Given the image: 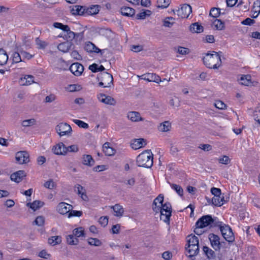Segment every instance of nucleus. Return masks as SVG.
I'll list each match as a JSON object with an SVG mask.
<instances>
[{
    "instance_id": "nucleus-1",
    "label": "nucleus",
    "mask_w": 260,
    "mask_h": 260,
    "mask_svg": "<svg viewBox=\"0 0 260 260\" xmlns=\"http://www.w3.org/2000/svg\"><path fill=\"white\" fill-rule=\"evenodd\" d=\"M164 197L162 194H159L153 201V210L155 213H160V218L168 224L170 223V218L172 215V207L170 203L163 204Z\"/></svg>"
},
{
    "instance_id": "nucleus-2",
    "label": "nucleus",
    "mask_w": 260,
    "mask_h": 260,
    "mask_svg": "<svg viewBox=\"0 0 260 260\" xmlns=\"http://www.w3.org/2000/svg\"><path fill=\"white\" fill-rule=\"evenodd\" d=\"M204 64L210 69H217L221 64V60L219 53L213 51L212 53H207L203 57Z\"/></svg>"
},
{
    "instance_id": "nucleus-3",
    "label": "nucleus",
    "mask_w": 260,
    "mask_h": 260,
    "mask_svg": "<svg viewBox=\"0 0 260 260\" xmlns=\"http://www.w3.org/2000/svg\"><path fill=\"white\" fill-rule=\"evenodd\" d=\"M187 246L186 250L189 257L197 255L199 251V240L195 235L191 234L186 238Z\"/></svg>"
},
{
    "instance_id": "nucleus-4",
    "label": "nucleus",
    "mask_w": 260,
    "mask_h": 260,
    "mask_svg": "<svg viewBox=\"0 0 260 260\" xmlns=\"http://www.w3.org/2000/svg\"><path fill=\"white\" fill-rule=\"evenodd\" d=\"M153 154L150 150H147L140 154L137 158L138 166L150 168L153 165Z\"/></svg>"
},
{
    "instance_id": "nucleus-5",
    "label": "nucleus",
    "mask_w": 260,
    "mask_h": 260,
    "mask_svg": "<svg viewBox=\"0 0 260 260\" xmlns=\"http://www.w3.org/2000/svg\"><path fill=\"white\" fill-rule=\"evenodd\" d=\"M216 224L217 226L219 228L222 235L226 241L229 242H232L234 241V233L232 229L228 225L225 224L220 221H218Z\"/></svg>"
},
{
    "instance_id": "nucleus-6",
    "label": "nucleus",
    "mask_w": 260,
    "mask_h": 260,
    "mask_svg": "<svg viewBox=\"0 0 260 260\" xmlns=\"http://www.w3.org/2000/svg\"><path fill=\"white\" fill-rule=\"evenodd\" d=\"M53 26L56 28L60 29L66 32L63 36V38L64 40H66L67 41L71 42L76 35L75 32L70 30L69 26L67 25H64L59 22H54Z\"/></svg>"
},
{
    "instance_id": "nucleus-7",
    "label": "nucleus",
    "mask_w": 260,
    "mask_h": 260,
    "mask_svg": "<svg viewBox=\"0 0 260 260\" xmlns=\"http://www.w3.org/2000/svg\"><path fill=\"white\" fill-rule=\"evenodd\" d=\"M99 85L104 88L110 87L113 83V78L111 74L107 72H103L101 73L98 77Z\"/></svg>"
},
{
    "instance_id": "nucleus-8",
    "label": "nucleus",
    "mask_w": 260,
    "mask_h": 260,
    "mask_svg": "<svg viewBox=\"0 0 260 260\" xmlns=\"http://www.w3.org/2000/svg\"><path fill=\"white\" fill-rule=\"evenodd\" d=\"M218 221H216V219L213 218L211 215H205L200 218L196 222V225L200 226V227L205 228L209 225L217 226L216 223Z\"/></svg>"
},
{
    "instance_id": "nucleus-9",
    "label": "nucleus",
    "mask_w": 260,
    "mask_h": 260,
    "mask_svg": "<svg viewBox=\"0 0 260 260\" xmlns=\"http://www.w3.org/2000/svg\"><path fill=\"white\" fill-rule=\"evenodd\" d=\"M96 97L100 102L105 105L115 106L116 104V101L111 96L100 93L97 94Z\"/></svg>"
},
{
    "instance_id": "nucleus-10",
    "label": "nucleus",
    "mask_w": 260,
    "mask_h": 260,
    "mask_svg": "<svg viewBox=\"0 0 260 260\" xmlns=\"http://www.w3.org/2000/svg\"><path fill=\"white\" fill-rule=\"evenodd\" d=\"M191 12L192 9L191 6L187 4H184L180 9L176 10L175 14L181 18H186L189 16Z\"/></svg>"
},
{
    "instance_id": "nucleus-11",
    "label": "nucleus",
    "mask_w": 260,
    "mask_h": 260,
    "mask_svg": "<svg viewBox=\"0 0 260 260\" xmlns=\"http://www.w3.org/2000/svg\"><path fill=\"white\" fill-rule=\"evenodd\" d=\"M56 131L60 136L70 134L72 132V127L67 123H60L56 126Z\"/></svg>"
},
{
    "instance_id": "nucleus-12",
    "label": "nucleus",
    "mask_w": 260,
    "mask_h": 260,
    "mask_svg": "<svg viewBox=\"0 0 260 260\" xmlns=\"http://www.w3.org/2000/svg\"><path fill=\"white\" fill-rule=\"evenodd\" d=\"M15 159L20 165L26 164L29 162V155L25 151H19L15 154Z\"/></svg>"
},
{
    "instance_id": "nucleus-13",
    "label": "nucleus",
    "mask_w": 260,
    "mask_h": 260,
    "mask_svg": "<svg viewBox=\"0 0 260 260\" xmlns=\"http://www.w3.org/2000/svg\"><path fill=\"white\" fill-rule=\"evenodd\" d=\"M238 82L240 84L247 86H253L256 83V82L252 80L251 76L249 74L240 75Z\"/></svg>"
},
{
    "instance_id": "nucleus-14",
    "label": "nucleus",
    "mask_w": 260,
    "mask_h": 260,
    "mask_svg": "<svg viewBox=\"0 0 260 260\" xmlns=\"http://www.w3.org/2000/svg\"><path fill=\"white\" fill-rule=\"evenodd\" d=\"M139 77L148 82H154L157 83L162 82L160 77L154 73L144 74Z\"/></svg>"
},
{
    "instance_id": "nucleus-15",
    "label": "nucleus",
    "mask_w": 260,
    "mask_h": 260,
    "mask_svg": "<svg viewBox=\"0 0 260 260\" xmlns=\"http://www.w3.org/2000/svg\"><path fill=\"white\" fill-rule=\"evenodd\" d=\"M53 152L56 155H64L67 153V149L64 144L62 143H59L54 146L52 149Z\"/></svg>"
},
{
    "instance_id": "nucleus-16",
    "label": "nucleus",
    "mask_w": 260,
    "mask_h": 260,
    "mask_svg": "<svg viewBox=\"0 0 260 260\" xmlns=\"http://www.w3.org/2000/svg\"><path fill=\"white\" fill-rule=\"evenodd\" d=\"M72 208V205L65 202H61L57 206V211L59 213L64 215L69 213Z\"/></svg>"
},
{
    "instance_id": "nucleus-17",
    "label": "nucleus",
    "mask_w": 260,
    "mask_h": 260,
    "mask_svg": "<svg viewBox=\"0 0 260 260\" xmlns=\"http://www.w3.org/2000/svg\"><path fill=\"white\" fill-rule=\"evenodd\" d=\"M209 239L210 241L212 247L215 250H219L220 249V238L214 234H210L209 235Z\"/></svg>"
},
{
    "instance_id": "nucleus-18",
    "label": "nucleus",
    "mask_w": 260,
    "mask_h": 260,
    "mask_svg": "<svg viewBox=\"0 0 260 260\" xmlns=\"http://www.w3.org/2000/svg\"><path fill=\"white\" fill-rule=\"evenodd\" d=\"M70 70L74 75L79 76L83 73L84 68L81 64L76 62L72 64L70 67Z\"/></svg>"
},
{
    "instance_id": "nucleus-19",
    "label": "nucleus",
    "mask_w": 260,
    "mask_h": 260,
    "mask_svg": "<svg viewBox=\"0 0 260 260\" xmlns=\"http://www.w3.org/2000/svg\"><path fill=\"white\" fill-rule=\"evenodd\" d=\"M103 151L107 156H113L116 152V149L112 147L111 144L109 142H106L103 146Z\"/></svg>"
},
{
    "instance_id": "nucleus-20",
    "label": "nucleus",
    "mask_w": 260,
    "mask_h": 260,
    "mask_svg": "<svg viewBox=\"0 0 260 260\" xmlns=\"http://www.w3.org/2000/svg\"><path fill=\"white\" fill-rule=\"evenodd\" d=\"M35 83L34 77L30 75L23 76L20 79V84L22 86H28Z\"/></svg>"
},
{
    "instance_id": "nucleus-21",
    "label": "nucleus",
    "mask_w": 260,
    "mask_h": 260,
    "mask_svg": "<svg viewBox=\"0 0 260 260\" xmlns=\"http://www.w3.org/2000/svg\"><path fill=\"white\" fill-rule=\"evenodd\" d=\"M26 176V173L23 170H19L11 175V179L12 181L19 183L21 181L23 178Z\"/></svg>"
},
{
    "instance_id": "nucleus-22",
    "label": "nucleus",
    "mask_w": 260,
    "mask_h": 260,
    "mask_svg": "<svg viewBox=\"0 0 260 260\" xmlns=\"http://www.w3.org/2000/svg\"><path fill=\"white\" fill-rule=\"evenodd\" d=\"M73 45L71 41H66L59 44L57 46V49L63 53H67L69 51Z\"/></svg>"
},
{
    "instance_id": "nucleus-23",
    "label": "nucleus",
    "mask_w": 260,
    "mask_h": 260,
    "mask_svg": "<svg viewBox=\"0 0 260 260\" xmlns=\"http://www.w3.org/2000/svg\"><path fill=\"white\" fill-rule=\"evenodd\" d=\"M127 118L133 122L143 121L144 119L141 116L140 114L136 111L129 112L127 115Z\"/></svg>"
},
{
    "instance_id": "nucleus-24",
    "label": "nucleus",
    "mask_w": 260,
    "mask_h": 260,
    "mask_svg": "<svg viewBox=\"0 0 260 260\" xmlns=\"http://www.w3.org/2000/svg\"><path fill=\"white\" fill-rule=\"evenodd\" d=\"M146 144L145 140L140 138L134 140L131 143V146L133 149L137 150L143 147Z\"/></svg>"
},
{
    "instance_id": "nucleus-25",
    "label": "nucleus",
    "mask_w": 260,
    "mask_h": 260,
    "mask_svg": "<svg viewBox=\"0 0 260 260\" xmlns=\"http://www.w3.org/2000/svg\"><path fill=\"white\" fill-rule=\"evenodd\" d=\"M113 210L114 216L120 217L122 216L124 213V209L122 206L119 204H116L111 207Z\"/></svg>"
},
{
    "instance_id": "nucleus-26",
    "label": "nucleus",
    "mask_w": 260,
    "mask_h": 260,
    "mask_svg": "<svg viewBox=\"0 0 260 260\" xmlns=\"http://www.w3.org/2000/svg\"><path fill=\"white\" fill-rule=\"evenodd\" d=\"M44 205V203L39 200H36L32 203H28L26 204L27 207L31 208L34 211L43 207Z\"/></svg>"
},
{
    "instance_id": "nucleus-27",
    "label": "nucleus",
    "mask_w": 260,
    "mask_h": 260,
    "mask_svg": "<svg viewBox=\"0 0 260 260\" xmlns=\"http://www.w3.org/2000/svg\"><path fill=\"white\" fill-rule=\"evenodd\" d=\"M171 123L169 121H166L159 124L158 130L161 132H168L171 130Z\"/></svg>"
},
{
    "instance_id": "nucleus-28",
    "label": "nucleus",
    "mask_w": 260,
    "mask_h": 260,
    "mask_svg": "<svg viewBox=\"0 0 260 260\" xmlns=\"http://www.w3.org/2000/svg\"><path fill=\"white\" fill-rule=\"evenodd\" d=\"M252 13V17L256 18L260 13V1L257 0L254 2L253 7L251 10Z\"/></svg>"
},
{
    "instance_id": "nucleus-29",
    "label": "nucleus",
    "mask_w": 260,
    "mask_h": 260,
    "mask_svg": "<svg viewBox=\"0 0 260 260\" xmlns=\"http://www.w3.org/2000/svg\"><path fill=\"white\" fill-rule=\"evenodd\" d=\"M85 10V9L82 6H79V5H75V6H73L71 8L70 11H71V13L73 15H81L84 14Z\"/></svg>"
},
{
    "instance_id": "nucleus-30",
    "label": "nucleus",
    "mask_w": 260,
    "mask_h": 260,
    "mask_svg": "<svg viewBox=\"0 0 260 260\" xmlns=\"http://www.w3.org/2000/svg\"><path fill=\"white\" fill-rule=\"evenodd\" d=\"M82 163L83 165L91 166L93 165L94 161L90 155H84L82 156Z\"/></svg>"
},
{
    "instance_id": "nucleus-31",
    "label": "nucleus",
    "mask_w": 260,
    "mask_h": 260,
    "mask_svg": "<svg viewBox=\"0 0 260 260\" xmlns=\"http://www.w3.org/2000/svg\"><path fill=\"white\" fill-rule=\"evenodd\" d=\"M224 202V198L223 196H221V195L214 196L212 199V204L216 206H222Z\"/></svg>"
},
{
    "instance_id": "nucleus-32",
    "label": "nucleus",
    "mask_w": 260,
    "mask_h": 260,
    "mask_svg": "<svg viewBox=\"0 0 260 260\" xmlns=\"http://www.w3.org/2000/svg\"><path fill=\"white\" fill-rule=\"evenodd\" d=\"M135 11L130 7H123L121 9L122 15L126 16H132L135 14Z\"/></svg>"
},
{
    "instance_id": "nucleus-33",
    "label": "nucleus",
    "mask_w": 260,
    "mask_h": 260,
    "mask_svg": "<svg viewBox=\"0 0 260 260\" xmlns=\"http://www.w3.org/2000/svg\"><path fill=\"white\" fill-rule=\"evenodd\" d=\"M48 241L49 244L54 246L61 242V237L59 236H52L48 239Z\"/></svg>"
},
{
    "instance_id": "nucleus-34",
    "label": "nucleus",
    "mask_w": 260,
    "mask_h": 260,
    "mask_svg": "<svg viewBox=\"0 0 260 260\" xmlns=\"http://www.w3.org/2000/svg\"><path fill=\"white\" fill-rule=\"evenodd\" d=\"M190 30L193 33H200L203 31V27L198 23H194L190 25Z\"/></svg>"
},
{
    "instance_id": "nucleus-35",
    "label": "nucleus",
    "mask_w": 260,
    "mask_h": 260,
    "mask_svg": "<svg viewBox=\"0 0 260 260\" xmlns=\"http://www.w3.org/2000/svg\"><path fill=\"white\" fill-rule=\"evenodd\" d=\"M8 59V56L6 52L3 49H0V65L5 64Z\"/></svg>"
},
{
    "instance_id": "nucleus-36",
    "label": "nucleus",
    "mask_w": 260,
    "mask_h": 260,
    "mask_svg": "<svg viewBox=\"0 0 260 260\" xmlns=\"http://www.w3.org/2000/svg\"><path fill=\"white\" fill-rule=\"evenodd\" d=\"M66 89L69 92L78 91L82 89V87L79 84H70L66 87Z\"/></svg>"
},
{
    "instance_id": "nucleus-37",
    "label": "nucleus",
    "mask_w": 260,
    "mask_h": 260,
    "mask_svg": "<svg viewBox=\"0 0 260 260\" xmlns=\"http://www.w3.org/2000/svg\"><path fill=\"white\" fill-rule=\"evenodd\" d=\"M74 235H69L67 236V242L68 244L71 245H77L79 243L78 239L75 237H74Z\"/></svg>"
},
{
    "instance_id": "nucleus-38",
    "label": "nucleus",
    "mask_w": 260,
    "mask_h": 260,
    "mask_svg": "<svg viewBox=\"0 0 260 260\" xmlns=\"http://www.w3.org/2000/svg\"><path fill=\"white\" fill-rule=\"evenodd\" d=\"M99 12V6L98 5L92 6L88 8L86 10V13L88 15H93L98 14Z\"/></svg>"
},
{
    "instance_id": "nucleus-39",
    "label": "nucleus",
    "mask_w": 260,
    "mask_h": 260,
    "mask_svg": "<svg viewBox=\"0 0 260 260\" xmlns=\"http://www.w3.org/2000/svg\"><path fill=\"white\" fill-rule=\"evenodd\" d=\"M36 124V120L34 118L22 120L21 124L23 127H29Z\"/></svg>"
},
{
    "instance_id": "nucleus-40",
    "label": "nucleus",
    "mask_w": 260,
    "mask_h": 260,
    "mask_svg": "<svg viewBox=\"0 0 260 260\" xmlns=\"http://www.w3.org/2000/svg\"><path fill=\"white\" fill-rule=\"evenodd\" d=\"M73 234L77 238L84 236V230L82 227H79L73 231Z\"/></svg>"
},
{
    "instance_id": "nucleus-41",
    "label": "nucleus",
    "mask_w": 260,
    "mask_h": 260,
    "mask_svg": "<svg viewBox=\"0 0 260 260\" xmlns=\"http://www.w3.org/2000/svg\"><path fill=\"white\" fill-rule=\"evenodd\" d=\"M203 251L209 258H213L215 257V252L207 246L203 247Z\"/></svg>"
},
{
    "instance_id": "nucleus-42",
    "label": "nucleus",
    "mask_w": 260,
    "mask_h": 260,
    "mask_svg": "<svg viewBox=\"0 0 260 260\" xmlns=\"http://www.w3.org/2000/svg\"><path fill=\"white\" fill-rule=\"evenodd\" d=\"M36 43L38 46V48L40 49H45L48 45L47 42L40 40L39 38H36Z\"/></svg>"
},
{
    "instance_id": "nucleus-43",
    "label": "nucleus",
    "mask_w": 260,
    "mask_h": 260,
    "mask_svg": "<svg viewBox=\"0 0 260 260\" xmlns=\"http://www.w3.org/2000/svg\"><path fill=\"white\" fill-rule=\"evenodd\" d=\"M45 223V218L43 216H38L36 217L35 221L33 222V224L42 226H43Z\"/></svg>"
},
{
    "instance_id": "nucleus-44",
    "label": "nucleus",
    "mask_w": 260,
    "mask_h": 260,
    "mask_svg": "<svg viewBox=\"0 0 260 260\" xmlns=\"http://www.w3.org/2000/svg\"><path fill=\"white\" fill-rule=\"evenodd\" d=\"M213 26L216 29L221 30L224 28V23L220 20L216 19L213 22Z\"/></svg>"
},
{
    "instance_id": "nucleus-45",
    "label": "nucleus",
    "mask_w": 260,
    "mask_h": 260,
    "mask_svg": "<svg viewBox=\"0 0 260 260\" xmlns=\"http://www.w3.org/2000/svg\"><path fill=\"white\" fill-rule=\"evenodd\" d=\"M124 184L126 185L128 188H132L136 183V179L134 177H131L126 179L124 182Z\"/></svg>"
},
{
    "instance_id": "nucleus-46",
    "label": "nucleus",
    "mask_w": 260,
    "mask_h": 260,
    "mask_svg": "<svg viewBox=\"0 0 260 260\" xmlns=\"http://www.w3.org/2000/svg\"><path fill=\"white\" fill-rule=\"evenodd\" d=\"M88 243L89 245L95 246H100L102 245V242L96 238H89L88 240Z\"/></svg>"
},
{
    "instance_id": "nucleus-47",
    "label": "nucleus",
    "mask_w": 260,
    "mask_h": 260,
    "mask_svg": "<svg viewBox=\"0 0 260 260\" xmlns=\"http://www.w3.org/2000/svg\"><path fill=\"white\" fill-rule=\"evenodd\" d=\"M170 4V0H157V4L159 8H166Z\"/></svg>"
},
{
    "instance_id": "nucleus-48",
    "label": "nucleus",
    "mask_w": 260,
    "mask_h": 260,
    "mask_svg": "<svg viewBox=\"0 0 260 260\" xmlns=\"http://www.w3.org/2000/svg\"><path fill=\"white\" fill-rule=\"evenodd\" d=\"M169 104L174 108L178 107L180 106V101L177 97L174 96L170 99Z\"/></svg>"
},
{
    "instance_id": "nucleus-49",
    "label": "nucleus",
    "mask_w": 260,
    "mask_h": 260,
    "mask_svg": "<svg viewBox=\"0 0 260 260\" xmlns=\"http://www.w3.org/2000/svg\"><path fill=\"white\" fill-rule=\"evenodd\" d=\"M174 18L172 17L166 18L164 20V25L166 27H171L174 23Z\"/></svg>"
},
{
    "instance_id": "nucleus-50",
    "label": "nucleus",
    "mask_w": 260,
    "mask_h": 260,
    "mask_svg": "<svg viewBox=\"0 0 260 260\" xmlns=\"http://www.w3.org/2000/svg\"><path fill=\"white\" fill-rule=\"evenodd\" d=\"M220 14V9L217 8H213L211 9L210 12V16L214 17H218Z\"/></svg>"
},
{
    "instance_id": "nucleus-51",
    "label": "nucleus",
    "mask_w": 260,
    "mask_h": 260,
    "mask_svg": "<svg viewBox=\"0 0 260 260\" xmlns=\"http://www.w3.org/2000/svg\"><path fill=\"white\" fill-rule=\"evenodd\" d=\"M44 186L49 189H53L56 187V184L52 179H50L44 183Z\"/></svg>"
},
{
    "instance_id": "nucleus-52",
    "label": "nucleus",
    "mask_w": 260,
    "mask_h": 260,
    "mask_svg": "<svg viewBox=\"0 0 260 260\" xmlns=\"http://www.w3.org/2000/svg\"><path fill=\"white\" fill-rule=\"evenodd\" d=\"M171 186L172 188L174 189L179 196H183V190L180 186L176 184H172Z\"/></svg>"
},
{
    "instance_id": "nucleus-53",
    "label": "nucleus",
    "mask_w": 260,
    "mask_h": 260,
    "mask_svg": "<svg viewBox=\"0 0 260 260\" xmlns=\"http://www.w3.org/2000/svg\"><path fill=\"white\" fill-rule=\"evenodd\" d=\"M74 122L78 126L81 128H88L89 126L88 124L87 123H85V122L78 119H74L73 120Z\"/></svg>"
},
{
    "instance_id": "nucleus-54",
    "label": "nucleus",
    "mask_w": 260,
    "mask_h": 260,
    "mask_svg": "<svg viewBox=\"0 0 260 260\" xmlns=\"http://www.w3.org/2000/svg\"><path fill=\"white\" fill-rule=\"evenodd\" d=\"M150 14V11L146 10L138 14L137 15V18L139 19H144L146 18V16H149Z\"/></svg>"
},
{
    "instance_id": "nucleus-55",
    "label": "nucleus",
    "mask_w": 260,
    "mask_h": 260,
    "mask_svg": "<svg viewBox=\"0 0 260 260\" xmlns=\"http://www.w3.org/2000/svg\"><path fill=\"white\" fill-rule=\"evenodd\" d=\"M218 160L219 163L224 165H228L231 161V159L229 157L226 155H224L222 157L219 158Z\"/></svg>"
},
{
    "instance_id": "nucleus-56",
    "label": "nucleus",
    "mask_w": 260,
    "mask_h": 260,
    "mask_svg": "<svg viewBox=\"0 0 260 260\" xmlns=\"http://www.w3.org/2000/svg\"><path fill=\"white\" fill-rule=\"evenodd\" d=\"M177 52L181 55H186L189 53V50L187 48L179 46L177 48Z\"/></svg>"
},
{
    "instance_id": "nucleus-57",
    "label": "nucleus",
    "mask_w": 260,
    "mask_h": 260,
    "mask_svg": "<svg viewBox=\"0 0 260 260\" xmlns=\"http://www.w3.org/2000/svg\"><path fill=\"white\" fill-rule=\"evenodd\" d=\"M12 60L15 63H18L22 61L20 54L17 52H15L13 54Z\"/></svg>"
},
{
    "instance_id": "nucleus-58",
    "label": "nucleus",
    "mask_w": 260,
    "mask_h": 260,
    "mask_svg": "<svg viewBox=\"0 0 260 260\" xmlns=\"http://www.w3.org/2000/svg\"><path fill=\"white\" fill-rule=\"evenodd\" d=\"M215 106L219 109H224L226 108V105L221 101H217L214 104Z\"/></svg>"
},
{
    "instance_id": "nucleus-59",
    "label": "nucleus",
    "mask_w": 260,
    "mask_h": 260,
    "mask_svg": "<svg viewBox=\"0 0 260 260\" xmlns=\"http://www.w3.org/2000/svg\"><path fill=\"white\" fill-rule=\"evenodd\" d=\"M20 52L24 58L28 60L30 59L34 56V55L30 54L29 53L23 50H20Z\"/></svg>"
},
{
    "instance_id": "nucleus-60",
    "label": "nucleus",
    "mask_w": 260,
    "mask_h": 260,
    "mask_svg": "<svg viewBox=\"0 0 260 260\" xmlns=\"http://www.w3.org/2000/svg\"><path fill=\"white\" fill-rule=\"evenodd\" d=\"M68 152H77L79 150L78 147L77 145H72L69 147H66Z\"/></svg>"
},
{
    "instance_id": "nucleus-61",
    "label": "nucleus",
    "mask_w": 260,
    "mask_h": 260,
    "mask_svg": "<svg viewBox=\"0 0 260 260\" xmlns=\"http://www.w3.org/2000/svg\"><path fill=\"white\" fill-rule=\"evenodd\" d=\"M82 212L80 211L71 210L68 214V217L72 216L80 217L82 215Z\"/></svg>"
},
{
    "instance_id": "nucleus-62",
    "label": "nucleus",
    "mask_w": 260,
    "mask_h": 260,
    "mask_svg": "<svg viewBox=\"0 0 260 260\" xmlns=\"http://www.w3.org/2000/svg\"><path fill=\"white\" fill-rule=\"evenodd\" d=\"M99 222L100 224H101L102 226H105L108 224V218L107 216L101 217L99 219Z\"/></svg>"
},
{
    "instance_id": "nucleus-63",
    "label": "nucleus",
    "mask_w": 260,
    "mask_h": 260,
    "mask_svg": "<svg viewBox=\"0 0 260 260\" xmlns=\"http://www.w3.org/2000/svg\"><path fill=\"white\" fill-rule=\"evenodd\" d=\"M74 103L79 106H81L85 103V99L83 98H78L74 100Z\"/></svg>"
},
{
    "instance_id": "nucleus-64",
    "label": "nucleus",
    "mask_w": 260,
    "mask_h": 260,
    "mask_svg": "<svg viewBox=\"0 0 260 260\" xmlns=\"http://www.w3.org/2000/svg\"><path fill=\"white\" fill-rule=\"evenodd\" d=\"M95 47L94 44L91 42H88L85 46V49L87 51L93 52Z\"/></svg>"
}]
</instances>
